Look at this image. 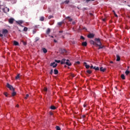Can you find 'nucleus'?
<instances>
[{
  "label": "nucleus",
  "mask_w": 130,
  "mask_h": 130,
  "mask_svg": "<svg viewBox=\"0 0 130 130\" xmlns=\"http://www.w3.org/2000/svg\"><path fill=\"white\" fill-rule=\"evenodd\" d=\"M128 7H130V6H129V5H128Z\"/></svg>",
  "instance_id": "nucleus-64"
},
{
  "label": "nucleus",
  "mask_w": 130,
  "mask_h": 130,
  "mask_svg": "<svg viewBox=\"0 0 130 130\" xmlns=\"http://www.w3.org/2000/svg\"><path fill=\"white\" fill-rule=\"evenodd\" d=\"M69 22H72V21H73V19L72 18H69Z\"/></svg>",
  "instance_id": "nucleus-43"
},
{
  "label": "nucleus",
  "mask_w": 130,
  "mask_h": 130,
  "mask_svg": "<svg viewBox=\"0 0 130 130\" xmlns=\"http://www.w3.org/2000/svg\"><path fill=\"white\" fill-rule=\"evenodd\" d=\"M115 17H116V18H117L118 17V16H117V14H115L114 15Z\"/></svg>",
  "instance_id": "nucleus-47"
},
{
  "label": "nucleus",
  "mask_w": 130,
  "mask_h": 130,
  "mask_svg": "<svg viewBox=\"0 0 130 130\" xmlns=\"http://www.w3.org/2000/svg\"><path fill=\"white\" fill-rule=\"evenodd\" d=\"M95 0H86V3H89V2H94Z\"/></svg>",
  "instance_id": "nucleus-34"
},
{
  "label": "nucleus",
  "mask_w": 130,
  "mask_h": 130,
  "mask_svg": "<svg viewBox=\"0 0 130 130\" xmlns=\"http://www.w3.org/2000/svg\"><path fill=\"white\" fill-rule=\"evenodd\" d=\"M2 9V8H0V12H1V10Z\"/></svg>",
  "instance_id": "nucleus-62"
},
{
  "label": "nucleus",
  "mask_w": 130,
  "mask_h": 130,
  "mask_svg": "<svg viewBox=\"0 0 130 130\" xmlns=\"http://www.w3.org/2000/svg\"><path fill=\"white\" fill-rule=\"evenodd\" d=\"M90 44H92L93 45H95V42H94V41L91 40L90 42Z\"/></svg>",
  "instance_id": "nucleus-20"
},
{
  "label": "nucleus",
  "mask_w": 130,
  "mask_h": 130,
  "mask_svg": "<svg viewBox=\"0 0 130 130\" xmlns=\"http://www.w3.org/2000/svg\"><path fill=\"white\" fill-rule=\"evenodd\" d=\"M76 63H77V64H80V61H76Z\"/></svg>",
  "instance_id": "nucleus-46"
},
{
  "label": "nucleus",
  "mask_w": 130,
  "mask_h": 130,
  "mask_svg": "<svg viewBox=\"0 0 130 130\" xmlns=\"http://www.w3.org/2000/svg\"><path fill=\"white\" fill-rule=\"evenodd\" d=\"M50 33V28H48L46 31V34H49Z\"/></svg>",
  "instance_id": "nucleus-24"
},
{
  "label": "nucleus",
  "mask_w": 130,
  "mask_h": 130,
  "mask_svg": "<svg viewBox=\"0 0 130 130\" xmlns=\"http://www.w3.org/2000/svg\"><path fill=\"white\" fill-rule=\"evenodd\" d=\"M20 78V74L17 75V76L16 77V80H18Z\"/></svg>",
  "instance_id": "nucleus-30"
},
{
  "label": "nucleus",
  "mask_w": 130,
  "mask_h": 130,
  "mask_svg": "<svg viewBox=\"0 0 130 130\" xmlns=\"http://www.w3.org/2000/svg\"><path fill=\"white\" fill-rule=\"evenodd\" d=\"M82 46H87V42H84L82 43Z\"/></svg>",
  "instance_id": "nucleus-19"
},
{
  "label": "nucleus",
  "mask_w": 130,
  "mask_h": 130,
  "mask_svg": "<svg viewBox=\"0 0 130 130\" xmlns=\"http://www.w3.org/2000/svg\"><path fill=\"white\" fill-rule=\"evenodd\" d=\"M2 11L4 12L5 13H7L8 12H10V9L8 8V7H6L5 8H3Z\"/></svg>",
  "instance_id": "nucleus-4"
},
{
  "label": "nucleus",
  "mask_w": 130,
  "mask_h": 130,
  "mask_svg": "<svg viewBox=\"0 0 130 130\" xmlns=\"http://www.w3.org/2000/svg\"><path fill=\"white\" fill-rule=\"evenodd\" d=\"M94 36H95V35H94L93 34H89L87 36V37L88 38H94Z\"/></svg>",
  "instance_id": "nucleus-6"
},
{
  "label": "nucleus",
  "mask_w": 130,
  "mask_h": 130,
  "mask_svg": "<svg viewBox=\"0 0 130 130\" xmlns=\"http://www.w3.org/2000/svg\"><path fill=\"white\" fill-rule=\"evenodd\" d=\"M29 97V94H27L26 96L24 97V99H27Z\"/></svg>",
  "instance_id": "nucleus-33"
},
{
  "label": "nucleus",
  "mask_w": 130,
  "mask_h": 130,
  "mask_svg": "<svg viewBox=\"0 0 130 130\" xmlns=\"http://www.w3.org/2000/svg\"><path fill=\"white\" fill-rule=\"evenodd\" d=\"M90 74H92V71L91 70H87L86 72V75H90Z\"/></svg>",
  "instance_id": "nucleus-9"
},
{
  "label": "nucleus",
  "mask_w": 130,
  "mask_h": 130,
  "mask_svg": "<svg viewBox=\"0 0 130 130\" xmlns=\"http://www.w3.org/2000/svg\"><path fill=\"white\" fill-rule=\"evenodd\" d=\"M16 107H19V105H17Z\"/></svg>",
  "instance_id": "nucleus-59"
},
{
  "label": "nucleus",
  "mask_w": 130,
  "mask_h": 130,
  "mask_svg": "<svg viewBox=\"0 0 130 130\" xmlns=\"http://www.w3.org/2000/svg\"><path fill=\"white\" fill-rule=\"evenodd\" d=\"M9 32V31L7 30V29H3V34H8Z\"/></svg>",
  "instance_id": "nucleus-12"
},
{
  "label": "nucleus",
  "mask_w": 130,
  "mask_h": 130,
  "mask_svg": "<svg viewBox=\"0 0 130 130\" xmlns=\"http://www.w3.org/2000/svg\"><path fill=\"white\" fill-rule=\"evenodd\" d=\"M82 117H83V118H85V117H86V116L83 115V116H82Z\"/></svg>",
  "instance_id": "nucleus-56"
},
{
  "label": "nucleus",
  "mask_w": 130,
  "mask_h": 130,
  "mask_svg": "<svg viewBox=\"0 0 130 130\" xmlns=\"http://www.w3.org/2000/svg\"><path fill=\"white\" fill-rule=\"evenodd\" d=\"M94 41L95 42L96 46H98L99 45H102V43H101V41H100V38H95Z\"/></svg>",
  "instance_id": "nucleus-1"
},
{
  "label": "nucleus",
  "mask_w": 130,
  "mask_h": 130,
  "mask_svg": "<svg viewBox=\"0 0 130 130\" xmlns=\"http://www.w3.org/2000/svg\"><path fill=\"white\" fill-rule=\"evenodd\" d=\"M98 46H99L98 49H102V48H103L104 47V46H102V45H99Z\"/></svg>",
  "instance_id": "nucleus-26"
},
{
  "label": "nucleus",
  "mask_w": 130,
  "mask_h": 130,
  "mask_svg": "<svg viewBox=\"0 0 130 130\" xmlns=\"http://www.w3.org/2000/svg\"><path fill=\"white\" fill-rule=\"evenodd\" d=\"M125 74H126V75H128V74H129V71H127V70H126V71H125Z\"/></svg>",
  "instance_id": "nucleus-35"
},
{
  "label": "nucleus",
  "mask_w": 130,
  "mask_h": 130,
  "mask_svg": "<svg viewBox=\"0 0 130 130\" xmlns=\"http://www.w3.org/2000/svg\"><path fill=\"white\" fill-rule=\"evenodd\" d=\"M80 39H82V40H85V38L82 36H81Z\"/></svg>",
  "instance_id": "nucleus-37"
},
{
  "label": "nucleus",
  "mask_w": 130,
  "mask_h": 130,
  "mask_svg": "<svg viewBox=\"0 0 130 130\" xmlns=\"http://www.w3.org/2000/svg\"><path fill=\"white\" fill-rule=\"evenodd\" d=\"M44 90L45 91V92H47V88L45 87Z\"/></svg>",
  "instance_id": "nucleus-41"
},
{
  "label": "nucleus",
  "mask_w": 130,
  "mask_h": 130,
  "mask_svg": "<svg viewBox=\"0 0 130 130\" xmlns=\"http://www.w3.org/2000/svg\"><path fill=\"white\" fill-rule=\"evenodd\" d=\"M106 68H103V67H101L100 68V70L101 72H104L106 71Z\"/></svg>",
  "instance_id": "nucleus-7"
},
{
  "label": "nucleus",
  "mask_w": 130,
  "mask_h": 130,
  "mask_svg": "<svg viewBox=\"0 0 130 130\" xmlns=\"http://www.w3.org/2000/svg\"><path fill=\"white\" fill-rule=\"evenodd\" d=\"M35 33H36V30L35 29L32 31V34H35Z\"/></svg>",
  "instance_id": "nucleus-42"
},
{
  "label": "nucleus",
  "mask_w": 130,
  "mask_h": 130,
  "mask_svg": "<svg viewBox=\"0 0 130 130\" xmlns=\"http://www.w3.org/2000/svg\"><path fill=\"white\" fill-rule=\"evenodd\" d=\"M65 63L66 64H67V66H68L69 67H71V66H72V63H71V61H70V60L69 59H67L66 60Z\"/></svg>",
  "instance_id": "nucleus-5"
},
{
  "label": "nucleus",
  "mask_w": 130,
  "mask_h": 130,
  "mask_svg": "<svg viewBox=\"0 0 130 130\" xmlns=\"http://www.w3.org/2000/svg\"><path fill=\"white\" fill-rule=\"evenodd\" d=\"M51 37H52V38H53V36H51Z\"/></svg>",
  "instance_id": "nucleus-63"
},
{
  "label": "nucleus",
  "mask_w": 130,
  "mask_h": 130,
  "mask_svg": "<svg viewBox=\"0 0 130 130\" xmlns=\"http://www.w3.org/2000/svg\"><path fill=\"white\" fill-rule=\"evenodd\" d=\"M70 76H71V77H72V78H74V77H75V75L73 74H71L70 75Z\"/></svg>",
  "instance_id": "nucleus-40"
},
{
  "label": "nucleus",
  "mask_w": 130,
  "mask_h": 130,
  "mask_svg": "<svg viewBox=\"0 0 130 130\" xmlns=\"http://www.w3.org/2000/svg\"><path fill=\"white\" fill-rule=\"evenodd\" d=\"M16 94V93L15 91V90H13V92L12 93V96H15Z\"/></svg>",
  "instance_id": "nucleus-25"
},
{
  "label": "nucleus",
  "mask_w": 130,
  "mask_h": 130,
  "mask_svg": "<svg viewBox=\"0 0 130 130\" xmlns=\"http://www.w3.org/2000/svg\"><path fill=\"white\" fill-rule=\"evenodd\" d=\"M3 36H4V35H3V34H1L0 33V37H3Z\"/></svg>",
  "instance_id": "nucleus-49"
},
{
  "label": "nucleus",
  "mask_w": 130,
  "mask_h": 130,
  "mask_svg": "<svg viewBox=\"0 0 130 130\" xmlns=\"http://www.w3.org/2000/svg\"><path fill=\"white\" fill-rule=\"evenodd\" d=\"M121 78L122 80H125V76H124V74L121 75Z\"/></svg>",
  "instance_id": "nucleus-21"
},
{
  "label": "nucleus",
  "mask_w": 130,
  "mask_h": 130,
  "mask_svg": "<svg viewBox=\"0 0 130 130\" xmlns=\"http://www.w3.org/2000/svg\"><path fill=\"white\" fill-rule=\"evenodd\" d=\"M65 3L66 4H69V3H70V1H66Z\"/></svg>",
  "instance_id": "nucleus-44"
},
{
  "label": "nucleus",
  "mask_w": 130,
  "mask_h": 130,
  "mask_svg": "<svg viewBox=\"0 0 130 130\" xmlns=\"http://www.w3.org/2000/svg\"><path fill=\"white\" fill-rule=\"evenodd\" d=\"M55 62H57V63H59L60 62V60H55Z\"/></svg>",
  "instance_id": "nucleus-36"
},
{
  "label": "nucleus",
  "mask_w": 130,
  "mask_h": 130,
  "mask_svg": "<svg viewBox=\"0 0 130 130\" xmlns=\"http://www.w3.org/2000/svg\"><path fill=\"white\" fill-rule=\"evenodd\" d=\"M4 95H5V96H6V97H8V92H4Z\"/></svg>",
  "instance_id": "nucleus-39"
},
{
  "label": "nucleus",
  "mask_w": 130,
  "mask_h": 130,
  "mask_svg": "<svg viewBox=\"0 0 130 130\" xmlns=\"http://www.w3.org/2000/svg\"><path fill=\"white\" fill-rule=\"evenodd\" d=\"M110 63H113V61H110Z\"/></svg>",
  "instance_id": "nucleus-58"
},
{
  "label": "nucleus",
  "mask_w": 130,
  "mask_h": 130,
  "mask_svg": "<svg viewBox=\"0 0 130 130\" xmlns=\"http://www.w3.org/2000/svg\"><path fill=\"white\" fill-rule=\"evenodd\" d=\"M67 61V60L64 58L62 59L61 61V64H64Z\"/></svg>",
  "instance_id": "nucleus-8"
},
{
  "label": "nucleus",
  "mask_w": 130,
  "mask_h": 130,
  "mask_svg": "<svg viewBox=\"0 0 130 130\" xmlns=\"http://www.w3.org/2000/svg\"><path fill=\"white\" fill-rule=\"evenodd\" d=\"M9 22L10 23V24H13V23H14V19L13 18L9 19Z\"/></svg>",
  "instance_id": "nucleus-11"
},
{
  "label": "nucleus",
  "mask_w": 130,
  "mask_h": 130,
  "mask_svg": "<svg viewBox=\"0 0 130 130\" xmlns=\"http://www.w3.org/2000/svg\"><path fill=\"white\" fill-rule=\"evenodd\" d=\"M54 74L55 75H57V74H58V70H56V69H54Z\"/></svg>",
  "instance_id": "nucleus-15"
},
{
  "label": "nucleus",
  "mask_w": 130,
  "mask_h": 130,
  "mask_svg": "<svg viewBox=\"0 0 130 130\" xmlns=\"http://www.w3.org/2000/svg\"><path fill=\"white\" fill-rule=\"evenodd\" d=\"M103 22H105V21H106V19H105V18L103 19Z\"/></svg>",
  "instance_id": "nucleus-48"
},
{
  "label": "nucleus",
  "mask_w": 130,
  "mask_h": 130,
  "mask_svg": "<svg viewBox=\"0 0 130 130\" xmlns=\"http://www.w3.org/2000/svg\"><path fill=\"white\" fill-rule=\"evenodd\" d=\"M23 45H26L27 43H26V42H23Z\"/></svg>",
  "instance_id": "nucleus-45"
},
{
  "label": "nucleus",
  "mask_w": 130,
  "mask_h": 130,
  "mask_svg": "<svg viewBox=\"0 0 130 130\" xmlns=\"http://www.w3.org/2000/svg\"><path fill=\"white\" fill-rule=\"evenodd\" d=\"M90 69H93L94 67H93V66H91L90 67H89Z\"/></svg>",
  "instance_id": "nucleus-50"
},
{
  "label": "nucleus",
  "mask_w": 130,
  "mask_h": 130,
  "mask_svg": "<svg viewBox=\"0 0 130 130\" xmlns=\"http://www.w3.org/2000/svg\"><path fill=\"white\" fill-rule=\"evenodd\" d=\"M127 68H128V69H129V67H127Z\"/></svg>",
  "instance_id": "nucleus-61"
},
{
  "label": "nucleus",
  "mask_w": 130,
  "mask_h": 130,
  "mask_svg": "<svg viewBox=\"0 0 130 130\" xmlns=\"http://www.w3.org/2000/svg\"><path fill=\"white\" fill-rule=\"evenodd\" d=\"M14 45H15L16 46L19 45V43L16 41H14Z\"/></svg>",
  "instance_id": "nucleus-17"
},
{
  "label": "nucleus",
  "mask_w": 130,
  "mask_h": 130,
  "mask_svg": "<svg viewBox=\"0 0 130 130\" xmlns=\"http://www.w3.org/2000/svg\"><path fill=\"white\" fill-rule=\"evenodd\" d=\"M24 23V21H23V20H19L18 21H17V23L19 25H21V24H23Z\"/></svg>",
  "instance_id": "nucleus-16"
},
{
  "label": "nucleus",
  "mask_w": 130,
  "mask_h": 130,
  "mask_svg": "<svg viewBox=\"0 0 130 130\" xmlns=\"http://www.w3.org/2000/svg\"><path fill=\"white\" fill-rule=\"evenodd\" d=\"M56 130H61L60 127L59 126H56Z\"/></svg>",
  "instance_id": "nucleus-29"
},
{
  "label": "nucleus",
  "mask_w": 130,
  "mask_h": 130,
  "mask_svg": "<svg viewBox=\"0 0 130 130\" xmlns=\"http://www.w3.org/2000/svg\"><path fill=\"white\" fill-rule=\"evenodd\" d=\"M40 21H41L42 22H43V21H44V17L41 16L40 18Z\"/></svg>",
  "instance_id": "nucleus-22"
},
{
  "label": "nucleus",
  "mask_w": 130,
  "mask_h": 130,
  "mask_svg": "<svg viewBox=\"0 0 130 130\" xmlns=\"http://www.w3.org/2000/svg\"><path fill=\"white\" fill-rule=\"evenodd\" d=\"M84 66H85L86 69H89V68H90V66L87 64V62H84Z\"/></svg>",
  "instance_id": "nucleus-10"
},
{
  "label": "nucleus",
  "mask_w": 130,
  "mask_h": 130,
  "mask_svg": "<svg viewBox=\"0 0 130 130\" xmlns=\"http://www.w3.org/2000/svg\"><path fill=\"white\" fill-rule=\"evenodd\" d=\"M50 109H52V110H55V109H56V107L54 106H51Z\"/></svg>",
  "instance_id": "nucleus-14"
},
{
  "label": "nucleus",
  "mask_w": 130,
  "mask_h": 130,
  "mask_svg": "<svg viewBox=\"0 0 130 130\" xmlns=\"http://www.w3.org/2000/svg\"><path fill=\"white\" fill-rule=\"evenodd\" d=\"M86 106H87V105H83V107H86Z\"/></svg>",
  "instance_id": "nucleus-57"
},
{
  "label": "nucleus",
  "mask_w": 130,
  "mask_h": 130,
  "mask_svg": "<svg viewBox=\"0 0 130 130\" xmlns=\"http://www.w3.org/2000/svg\"><path fill=\"white\" fill-rule=\"evenodd\" d=\"M57 24H58V26H61V25H62V22H58Z\"/></svg>",
  "instance_id": "nucleus-32"
},
{
  "label": "nucleus",
  "mask_w": 130,
  "mask_h": 130,
  "mask_svg": "<svg viewBox=\"0 0 130 130\" xmlns=\"http://www.w3.org/2000/svg\"><path fill=\"white\" fill-rule=\"evenodd\" d=\"M70 16H68L66 17V19H70Z\"/></svg>",
  "instance_id": "nucleus-55"
},
{
  "label": "nucleus",
  "mask_w": 130,
  "mask_h": 130,
  "mask_svg": "<svg viewBox=\"0 0 130 130\" xmlns=\"http://www.w3.org/2000/svg\"><path fill=\"white\" fill-rule=\"evenodd\" d=\"M43 51L44 53H46L47 52V50L45 48H43Z\"/></svg>",
  "instance_id": "nucleus-23"
},
{
  "label": "nucleus",
  "mask_w": 130,
  "mask_h": 130,
  "mask_svg": "<svg viewBox=\"0 0 130 130\" xmlns=\"http://www.w3.org/2000/svg\"><path fill=\"white\" fill-rule=\"evenodd\" d=\"M113 12L114 13V15H115V14H116V13H115V11L114 10L113 11Z\"/></svg>",
  "instance_id": "nucleus-54"
},
{
  "label": "nucleus",
  "mask_w": 130,
  "mask_h": 130,
  "mask_svg": "<svg viewBox=\"0 0 130 130\" xmlns=\"http://www.w3.org/2000/svg\"><path fill=\"white\" fill-rule=\"evenodd\" d=\"M53 18V16H52V15H50V16H48V19L49 20H50V19H51V18Z\"/></svg>",
  "instance_id": "nucleus-28"
},
{
  "label": "nucleus",
  "mask_w": 130,
  "mask_h": 130,
  "mask_svg": "<svg viewBox=\"0 0 130 130\" xmlns=\"http://www.w3.org/2000/svg\"><path fill=\"white\" fill-rule=\"evenodd\" d=\"M23 31H25V32L26 31H28V28H27L26 27H25L23 29Z\"/></svg>",
  "instance_id": "nucleus-31"
},
{
  "label": "nucleus",
  "mask_w": 130,
  "mask_h": 130,
  "mask_svg": "<svg viewBox=\"0 0 130 130\" xmlns=\"http://www.w3.org/2000/svg\"><path fill=\"white\" fill-rule=\"evenodd\" d=\"M89 15H90V16H93V14H92V13H90Z\"/></svg>",
  "instance_id": "nucleus-53"
},
{
  "label": "nucleus",
  "mask_w": 130,
  "mask_h": 130,
  "mask_svg": "<svg viewBox=\"0 0 130 130\" xmlns=\"http://www.w3.org/2000/svg\"><path fill=\"white\" fill-rule=\"evenodd\" d=\"M50 75H52V74H53V69H52L51 70V71L50 72Z\"/></svg>",
  "instance_id": "nucleus-38"
},
{
  "label": "nucleus",
  "mask_w": 130,
  "mask_h": 130,
  "mask_svg": "<svg viewBox=\"0 0 130 130\" xmlns=\"http://www.w3.org/2000/svg\"><path fill=\"white\" fill-rule=\"evenodd\" d=\"M73 24H75V22H73Z\"/></svg>",
  "instance_id": "nucleus-60"
},
{
  "label": "nucleus",
  "mask_w": 130,
  "mask_h": 130,
  "mask_svg": "<svg viewBox=\"0 0 130 130\" xmlns=\"http://www.w3.org/2000/svg\"><path fill=\"white\" fill-rule=\"evenodd\" d=\"M54 42H55V43H56L57 42V41H56V40H54Z\"/></svg>",
  "instance_id": "nucleus-52"
},
{
  "label": "nucleus",
  "mask_w": 130,
  "mask_h": 130,
  "mask_svg": "<svg viewBox=\"0 0 130 130\" xmlns=\"http://www.w3.org/2000/svg\"><path fill=\"white\" fill-rule=\"evenodd\" d=\"M93 70H95V71H99L100 69L98 67H94Z\"/></svg>",
  "instance_id": "nucleus-18"
},
{
  "label": "nucleus",
  "mask_w": 130,
  "mask_h": 130,
  "mask_svg": "<svg viewBox=\"0 0 130 130\" xmlns=\"http://www.w3.org/2000/svg\"><path fill=\"white\" fill-rule=\"evenodd\" d=\"M7 87L9 89H10V90H11L12 91H15V88H14V87H13V86L11 85L10 84L7 83Z\"/></svg>",
  "instance_id": "nucleus-2"
},
{
  "label": "nucleus",
  "mask_w": 130,
  "mask_h": 130,
  "mask_svg": "<svg viewBox=\"0 0 130 130\" xmlns=\"http://www.w3.org/2000/svg\"><path fill=\"white\" fill-rule=\"evenodd\" d=\"M50 67H52V68H56L57 67V63H56L55 62H52L50 63Z\"/></svg>",
  "instance_id": "nucleus-3"
},
{
  "label": "nucleus",
  "mask_w": 130,
  "mask_h": 130,
  "mask_svg": "<svg viewBox=\"0 0 130 130\" xmlns=\"http://www.w3.org/2000/svg\"><path fill=\"white\" fill-rule=\"evenodd\" d=\"M116 57H117L116 61H119V60H120V56H119V55H117Z\"/></svg>",
  "instance_id": "nucleus-13"
},
{
  "label": "nucleus",
  "mask_w": 130,
  "mask_h": 130,
  "mask_svg": "<svg viewBox=\"0 0 130 130\" xmlns=\"http://www.w3.org/2000/svg\"><path fill=\"white\" fill-rule=\"evenodd\" d=\"M40 40V38H39V37H37L35 38V42H37V41H39V40Z\"/></svg>",
  "instance_id": "nucleus-27"
},
{
  "label": "nucleus",
  "mask_w": 130,
  "mask_h": 130,
  "mask_svg": "<svg viewBox=\"0 0 130 130\" xmlns=\"http://www.w3.org/2000/svg\"><path fill=\"white\" fill-rule=\"evenodd\" d=\"M63 31H62V30H60L59 31V33H62Z\"/></svg>",
  "instance_id": "nucleus-51"
}]
</instances>
